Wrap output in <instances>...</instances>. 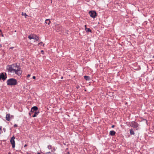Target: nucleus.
Listing matches in <instances>:
<instances>
[{
    "instance_id": "obj_1",
    "label": "nucleus",
    "mask_w": 154,
    "mask_h": 154,
    "mask_svg": "<svg viewBox=\"0 0 154 154\" xmlns=\"http://www.w3.org/2000/svg\"><path fill=\"white\" fill-rule=\"evenodd\" d=\"M7 69L8 72L11 73H14L19 76L22 73L21 69L16 63L7 66Z\"/></svg>"
},
{
    "instance_id": "obj_2",
    "label": "nucleus",
    "mask_w": 154,
    "mask_h": 154,
    "mask_svg": "<svg viewBox=\"0 0 154 154\" xmlns=\"http://www.w3.org/2000/svg\"><path fill=\"white\" fill-rule=\"evenodd\" d=\"M7 83L8 85H15L17 84V80L15 79L11 78L7 81Z\"/></svg>"
},
{
    "instance_id": "obj_3",
    "label": "nucleus",
    "mask_w": 154,
    "mask_h": 154,
    "mask_svg": "<svg viewBox=\"0 0 154 154\" xmlns=\"http://www.w3.org/2000/svg\"><path fill=\"white\" fill-rule=\"evenodd\" d=\"M130 125L133 128H136L137 130H138L137 128L138 127L139 125L137 122L134 121L130 123Z\"/></svg>"
},
{
    "instance_id": "obj_4",
    "label": "nucleus",
    "mask_w": 154,
    "mask_h": 154,
    "mask_svg": "<svg viewBox=\"0 0 154 154\" xmlns=\"http://www.w3.org/2000/svg\"><path fill=\"white\" fill-rule=\"evenodd\" d=\"M28 38L30 39H33L36 41H38L39 39L38 36L34 34L30 35L28 36Z\"/></svg>"
},
{
    "instance_id": "obj_5",
    "label": "nucleus",
    "mask_w": 154,
    "mask_h": 154,
    "mask_svg": "<svg viewBox=\"0 0 154 154\" xmlns=\"http://www.w3.org/2000/svg\"><path fill=\"white\" fill-rule=\"evenodd\" d=\"M15 138L14 137V136H13L10 140V142L12 145L13 148H14L15 147V142L14 141Z\"/></svg>"
},
{
    "instance_id": "obj_6",
    "label": "nucleus",
    "mask_w": 154,
    "mask_h": 154,
    "mask_svg": "<svg viewBox=\"0 0 154 154\" xmlns=\"http://www.w3.org/2000/svg\"><path fill=\"white\" fill-rule=\"evenodd\" d=\"M89 14L91 17L94 18H95L97 15L96 12L94 11H90Z\"/></svg>"
},
{
    "instance_id": "obj_7",
    "label": "nucleus",
    "mask_w": 154,
    "mask_h": 154,
    "mask_svg": "<svg viewBox=\"0 0 154 154\" xmlns=\"http://www.w3.org/2000/svg\"><path fill=\"white\" fill-rule=\"evenodd\" d=\"M7 77L6 74L5 73V75L3 73H2L0 75V79H2L4 81L6 79Z\"/></svg>"
},
{
    "instance_id": "obj_8",
    "label": "nucleus",
    "mask_w": 154,
    "mask_h": 154,
    "mask_svg": "<svg viewBox=\"0 0 154 154\" xmlns=\"http://www.w3.org/2000/svg\"><path fill=\"white\" fill-rule=\"evenodd\" d=\"M56 28L58 31H59L62 29V27L60 25H57L56 26Z\"/></svg>"
},
{
    "instance_id": "obj_9",
    "label": "nucleus",
    "mask_w": 154,
    "mask_h": 154,
    "mask_svg": "<svg viewBox=\"0 0 154 154\" xmlns=\"http://www.w3.org/2000/svg\"><path fill=\"white\" fill-rule=\"evenodd\" d=\"M85 30L87 32H91V30L89 28H87L86 27V25H85Z\"/></svg>"
},
{
    "instance_id": "obj_10",
    "label": "nucleus",
    "mask_w": 154,
    "mask_h": 154,
    "mask_svg": "<svg viewBox=\"0 0 154 154\" xmlns=\"http://www.w3.org/2000/svg\"><path fill=\"white\" fill-rule=\"evenodd\" d=\"M6 119L8 121H10V114H8L6 115Z\"/></svg>"
},
{
    "instance_id": "obj_11",
    "label": "nucleus",
    "mask_w": 154,
    "mask_h": 154,
    "mask_svg": "<svg viewBox=\"0 0 154 154\" xmlns=\"http://www.w3.org/2000/svg\"><path fill=\"white\" fill-rule=\"evenodd\" d=\"M38 108V107L36 106H33L32 108H31V111H33L35 112L37 111V110Z\"/></svg>"
},
{
    "instance_id": "obj_12",
    "label": "nucleus",
    "mask_w": 154,
    "mask_h": 154,
    "mask_svg": "<svg viewBox=\"0 0 154 154\" xmlns=\"http://www.w3.org/2000/svg\"><path fill=\"white\" fill-rule=\"evenodd\" d=\"M116 134V132L114 131H111L109 132V134L111 136H114Z\"/></svg>"
},
{
    "instance_id": "obj_13",
    "label": "nucleus",
    "mask_w": 154,
    "mask_h": 154,
    "mask_svg": "<svg viewBox=\"0 0 154 154\" xmlns=\"http://www.w3.org/2000/svg\"><path fill=\"white\" fill-rule=\"evenodd\" d=\"M84 78L86 80L89 81L91 80V78L89 76H85Z\"/></svg>"
},
{
    "instance_id": "obj_14",
    "label": "nucleus",
    "mask_w": 154,
    "mask_h": 154,
    "mask_svg": "<svg viewBox=\"0 0 154 154\" xmlns=\"http://www.w3.org/2000/svg\"><path fill=\"white\" fill-rule=\"evenodd\" d=\"M45 23L46 24H48V25H49L51 22L50 21L49 19H47L45 20Z\"/></svg>"
},
{
    "instance_id": "obj_15",
    "label": "nucleus",
    "mask_w": 154,
    "mask_h": 154,
    "mask_svg": "<svg viewBox=\"0 0 154 154\" xmlns=\"http://www.w3.org/2000/svg\"><path fill=\"white\" fill-rule=\"evenodd\" d=\"M130 132L131 134L134 135V131L132 129H131L130 130Z\"/></svg>"
},
{
    "instance_id": "obj_16",
    "label": "nucleus",
    "mask_w": 154,
    "mask_h": 154,
    "mask_svg": "<svg viewBox=\"0 0 154 154\" xmlns=\"http://www.w3.org/2000/svg\"><path fill=\"white\" fill-rule=\"evenodd\" d=\"M22 15L24 16L25 18H26V17L28 16L26 13H23V12L22 13Z\"/></svg>"
},
{
    "instance_id": "obj_17",
    "label": "nucleus",
    "mask_w": 154,
    "mask_h": 154,
    "mask_svg": "<svg viewBox=\"0 0 154 154\" xmlns=\"http://www.w3.org/2000/svg\"><path fill=\"white\" fill-rule=\"evenodd\" d=\"M35 112V111H33H33H31H31L29 113V115L30 116H31L32 115V113H34Z\"/></svg>"
},
{
    "instance_id": "obj_18",
    "label": "nucleus",
    "mask_w": 154,
    "mask_h": 154,
    "mask_svg": "<svg viewBox=\"0 0 154 154\" xmlns=\"http://www.w3.org/2000/svg\"><path fill=\"white\" fill-rule=\"evenodd\" d=\"M51 152H54L56 150V149L54 147L53 149H51Z\"/></svg>"
},
{
    "instance_id": "obj_19",
    "label": "nucleus",
    "mask_w": 154,
    "mask_h": 154,
    "mask_svg": "<svg viewBox=\"0 0 154 154\" xmlns=\"http://www.w3.org/2000/svg\"><path fill=\"white\" fill-rule=\"evenodd\" d=\"M52 146L51 145H48V149H52Z\"/></svg>"
},
{
    "instance_id": "obj_20",
    "label": "nucleus",
    "mask_w": 154,
    "mask_h": 154,
    "mask_svg": "<svg viewBox=\"0 0 154 154\" xmlns=\"http://www.w3.org/2000/svg\"><path fill=\"white\" fill-rule=\"evenodd\" d=\"M34 113V114H35V115L37 116L39 112L38 111L37 112V111H36Z\"/></svg>"
},
{
    "instance_id": "obj_21",
    "label": "nucleus",
    "mask_w": 154,
    "mask_h": 154,
    "mask_svg": "<svg viewBox=\"0 0 154 154\" xmlns=\"http://www.w3.org/2000/svg\"><path fill=\"white\" fill-rule=\"evenodd\" d=\"M38 45H44V44H43V42H41L40 43H39Z\"/></svg>"
},
{
    "instance_id": "obj_22",
    "label": "nucleus",
    "mask_w": 154,
    "mask_h": 154,
    "mask_svg": "<svg viewBox=\"0 0 154 154\" xmlns=\"http://www.w3.org/2000/svg\"><path fill=\"white\" fill-rule=\"evenodd\" d=\"M45 154H52L51 153V152H47L45 153Z\"/></svg>"
},
{
    "instance_id": "obj_23",
    "label": "nucleus",
    "mask_w": 154,
    "mask_h": 154,
    "mask_svg": "<svg viewBox=\"0 0 154 154\" xmlns=\"http://www.w3.org/2000/svg\"><path fill=\"white\" fill-rule=\"evenodd\" d=\"M17 125H16V124H15L14 125V127H17Z\"/></svg>"
},
{
    "instance_id": "obj_24",
    "label": "nucleus",
    "mask_w": 154,
    "mask_h": 154,
    "mask_svg": "<svg viewBox=\"0 0 154 154\" xmlns=\"http://www.w3.org/2000/svg\"><path fill=\"white\" fill-rule=\"evenodd\" d=\"M36 116L35 115V114L34 115H33V116H32V117H36Z\"/></svg>"
},
{
    "instance_id": "obj_25",
    "label": "nucleus",
    "mask_w": 154,
    "mask_h": 154,
    "mask_svg": "<svg viewBox=\"0 0 154 154\" xmlns=\"http://www.w3.org/2000/svg\"><path fill=\"white\" fill-rule=\"evenodd\" d=\"M30 76V74H28V75H27V77L28 78H29V77Z\"/></svg>"
},
{
    "instance_id": "obj_26",
    "label": "nucleus",
    "mask_w": 154,
    "mask_h": 154,
    "mask_svg": "<svg viewBox=\"0 0 154 154\" xmlns=\"http://www.w3.org/2000/svg\"><path fill=\"white\" fill-rule=\"evenodd\" d=\"M32 78H33V79H35V76H33L32 77Z\"/></svg>"
},
{
    "instance_id": "obj_27",
    "label": "nucleus",
    "mask_w": 154,
    "mask_h": 154,
    "mask_svg": "<svg viewBox=\"0 0 154 154\" xmlns=\"http://www.w3.org/2000/svg\"><path fill=\"white\" fill-rule=\"evenodd\" d=\"M2 126L0 127V130L2 131Z\"/></svg>"
},
{
    "instance_id": "obj_28",
    "label": "nucleus",
    "mask_w": 154,
    "mask_h": 154,
    "mask_svg": "<svg viewBox=\"0 0 154 154\" xmlns=\"http://www.w3.org/2000/svg\"><path fill=\"white\" fill-rule=\"evenodd\" d=\"M114 126H115L114 125H112V128H114Z\"/></svg>"
},
{
    "instance_id": "obj_29",
    "label": "nucleus",
    "mask_w": 154,
    "mask_h": 154,
    "mask_svg": "<svg viewBox=\"0 0 154 154\" xmlns=\"http://www.w3.org/2000/svg\"><path fill=\"white\" fill-rule=\"evenodd\" d=\"M3 130L4 131H5V128H3Z\"/></svg>"
},
{
    "instance_id": "obj_30",
    "label": "nucleus",
    "mask_w": 154,
    "mask_h": 154,
    "mask_svg": "<svg viewBox=\"0 0 154 154\" xmlns=\"http://www.w3.org/2000/svg\"><path fill=\"white\" fill-rule=\"evenodd\" d=\"M26 146V144H25V145H24V147H25V146Z\"/></svg>"
},
{
    "instance_id": "obj_31",
    "label": "nucleus",
    "mask_w": 154,
    "mask_h": 154,
    "mask_svg": "<svg viewBox=\"0 0 154 154\" xmlns=\"http://www.w3.org/2000/svg\"><path fill=\"white\" fill-rule=\"evenodd\" d=\"M8 154H11V152H9L8 153Z\"/></svg>"
},
{
    "instance_id": "obj_32",
    "label": "nucleus",
    "mask_w": 154,
    "mask_h": 154,
    "mask_svg": "<svg viewBox=\"0 0 154 154\" xmlns=\"http://www.w3.org/2000/svg\"><path fill=\"white\" fill-rule=\"evenodd\" d=\"M38 154H40V153H38Z\"/></svg>"
},
{
    "instance_id": "obj_33",
    "label": "nucleus",
    "mask_w": 154,
    "mask_h": 154,
    "mask_svg": "<svg viewBox=\"0 0 154 154\" xmlns=\"http://www.w3.org/2000/svg\"><path fill=\"white\" fill-rule=\"evenodd\" d=\"M42 51V52H43V50H42V51Z\"/></svg>"
},
{
    "instance_id": "obj_34",
    "label": "nucleus",
    "mask_w": 154,
    "mask_h": 154,
    "mask_svg": "<svg viewBox=\"0 0 154 154\" xmlns=\"http://www.w3.org/2000/svg\"><path fill=\"white\" fill-rule=\"evenodd\" d=\"M153 58H154V55L153 56Z\"/></svg>"
},
{
    "instance_id": "obj_35",
    "label": "nucleus",
    "mask_w": 154,
    "mask_h": 154,
    "mask_svg": "<svg viewBox=\"0 0 154 154\" xmlns=\"http://www.w3.org/2000/svg\"><path fill=\"white\" fill-rule=\"evenodd\" d=\"M1 32V29H0V32Z\"/></svg>"
},
{
    "instance_id": "obj_36",
    "label": "nucleus",
    "mask_w": 154,
    "mask_h": 154,
    "mask_svg": "<svg viewBox=\"0 0 154 154\" xmlns=\"http://www.w3.org/2000/svg\"><path fill=\"white\" fill-rule=\"evenodd\" d=\"M2 36H3V35H2Z\"/></svg>"
}]
</instances>
